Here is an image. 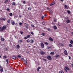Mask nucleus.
<instances>
[{
    "label": "nucleus",
    "instance_id": "1",
    "mask_svg": "<svg viewBox=\"0 0 73 73\" xmlns=\"http://www.w3.org/2000/svg\"><path fill=\"white\" fill-rule=\"evenodd\" d=\"M7 28V27L6 26H3L2 27H0V32H3L4 30H5Z\"/></svg>",
    "mask_w": 73,
    "mask_h": 73
},
{
    "label": "nucleus",
    "instance_id": "2",
    "mask_svg": "<svg viewBox=\"0 0 73 73\" xmlns=\"http://www.w3.org/2000/svg\"><path fill=\"white\" fill-rule=\"evenodd\" d=\"M47 58L48 60H52V58H51V56H47Z\"/></svg>",
    "mask_w": 73,
    "mask_h": 73
},
{
    "label": "nucleus",
    "instance_id": "3",
    "mask_svg": "<svg viewBox=\"0 0 73 73\" xmlns=\"http://www.w3.org/2000/svg\"><path fill=\"white\" fill-rule=\"evenodd\" d=\"M41 48H44V43L42 42L41 43Z\"/></svg>",
    "mask_w": 73,
    "mask_h": 73
},
{
    "label": "nucleus",
    "instance_id": "4",
    "mask_svg": "<svg viewBox=\"0 0 73 73\" xmlns=\"http://www.w3.org/2000/svg\"><path fill=\"white\" fill-rule=\"evenodd\" d=\"M29 42L30 43H31V44H33L34 41L32 39H31L30 40H29Z\"/></svg>",
    "mask_w": 73,
    "mask_h": 73
},
{
    "label": "nucleus",
    "instance_id": "5",
    "mask_svg": "<svg viewBox=\"0 0 73 73\" xmlns=\"http://www.w3.org/2000/svg\"><path fill=\"white\" fill-rule=\"evenodd\" d=\"M40 53L42 55H44V54H45V52L44 51H40Z\"/></svg>",
    "mask_w": 73,
    "mask_h": 73
},
{
    "label": "nucleus",
    "instance_id": "6",
    "mask_svg": "<svg viewBox=\"0 0 73 73\" xmlns=\"http://www.w3.org/2000/svg\"><path fill=\"white\" fill-rule=\"evenodd\" d=\"M0 71H1V72L3 71V67L1 66H0Z\"/></svg>",
    "mask_w": 73,
    "mask_h": 73
},
{
    "label": "nucleus",
    "instance_id": "7",
    "mask_svg": "<svg viewBox=\"0 0 73 73\" xmlns=\"http://www.w3.org/2000/svg\"><path fill=\"white\" fill-rule=\"evenodd\" d=\"M54 4H55V3L54 2H52L50 4V6H52V5H54Z\"/></svg>",
    "mask_w": 73,
    "mask_h": 73
},
{
    "label": "nucleus",
    "instance_id": "8",
    "mask_svg": "<svg viewBox=\"0 0 73 73\" xmlns=\"http://www.w3.org/2000/svg\"><path fill=\"white\" fill-rule=\"evenodd\" d=\"M64 53L66 55H68V53H67V51H66V50H65L64 51Z\"/></svg>",
    "mask_w": 73,
    "mask_h": 73
},
{
    "label": "nucleus",
    "instance_id": "9",
    "mask_svg": "<svg viewBox=\"0 0 73 73\" xmlns=\"http://www.w3.org/2000/svg\"><path fill=\"white\" fill-rule=\"evenodd\" d=\"M65 68L66 69H67V70H70V69H69V68H68V67L66 66L65 67Z\"/></svg>",
    "mask_w": 73,
    "mask_h": 73
},
{
    "label": "nucleus",
    "instance_id": "10",
    "mask_svg": "<svg viewBox=\"0 0 73 73\" xmlns=\"http://www.w3.org/2000/svg\"><path fill=\"white\" fill-rule=\"evenodd\" d=\"M49 40H50V41H53V38H52L51 37H50L49 38Z\"/></svg>",
    "mask_w": 73,
    "mask_h": 73
},
{
    "label": "nucleus",
    "instance_id": "11",
    "mask_svg": "<svg viewBox=\"0 0 73 73\" xmlns=\"http://www.w3.org/2000/svg\"><path fill=\"white\" fill-rule=\"evenodd\" d=\"M17 48V49H19L20 48V46H19V45L17 44L16 45Z\"/></svg>",
    "mask_w": 73,
    "mask_h": 73
},
{
    "label": "nucleus",
    "instance_id": "12",
    "mask_svg": "<svg viewBox=\"0 0 73 73\" xmlns=\"http://www.w3.org/2000/svg\"><path fill=\"white\" fill-rule=\"evenodd\" d=\"M41 69V68H40V67H38L36 69L37 71H39V69Z\"/></svg>",
    "mask_w": 73,
    "mask_h": 73
},
{
    "label": "nucleus",
    "instance_id": "13",
    "mask_svg": "<svg viewBox=\"0 0 73 73\" xmlns=\"http://www.w3.org/2000/svg\"><path fill=\"white\" fill-rule=\"evenodd\" d=\"M12 5H13L15 6L16 5V3H15V2H13L11 4Z\"/></svg>",
    "mask_w": 73,
    "mask_h": 73
},
{
    "label": "nucleus",
    "instance_id": "14",
    "mask_svg": "<svg viewBox=\"0 0 73 73\" xmlns=\"http://www.w3.org/2000/svg\"><path fill=\"white\" fill-rule=\"evenodd\" d=\"M53 28L54 29H57V27L56 26H54L53 27Z\"/></svg>",
    "mask_w": 73,
    "mask_h": 73
},
{
    "label": "nucleus",
    "instance_id": "15",
    "mask_svg": "<svg viewBox=\"0 0 73 73\" xmlns=\"http://www.w3.org/2000/svg\"><path fill=\"white\" fill-rule=\"evenodd\" d=\"M13 15V14H12V13H9V16H12Z\"/></svg>",
    "mask_w": 73,
    "mask_h": 73
},
{
    "label": "nucleus",
    "instance_id": "16",
    "mask_svg": "<svg viewBox=\"0 0 73 73\" xmlns=\"http://www.w3.org/2000/svg\"><path fill=\"white\" fill-rule=\"evenodd\" d=\"M66 22L67 23H70V20H67L66 21Z\"/></svg>",
    "mask_w": 73,
    "mask_h": 73
},
{
    "label": "nucleus",
    "instance_id": "17",
    "mask_svg": "<svg viewBox=\"0 0 73 73\" xmlns=\"http://www.w3.org/2000/svg\"><path fill=\"white\" fill-rule=\"evenodd\" d=\"M7 21L8 23H11V21L10 20V19L8 20Z\"/></svg>",
    "mask_w": 73,
    "mask_h": 73
},
{
    "label": "nucleus",
    "instance_id": "18",
    "mask_svg": "<svg viewBox=\"0 0 73 73\" xmlns=\"http://www.w3.org/2000/svg\"><path fill=\"white\" fill-rule=\"evenodd\" d=\"M13 59H14V60H15L16 58V57L15 56H13Z\"/></svg>",
    "mask_w": 73,
    "mask_h": 73
},
{
    "label": "nucleus",
    "instance_id": "19",
    "mask_svg": "<svg viewBox=\"0 0 73 73\" xmlns=\"http://www.w3.org/2000/svg\"><path fill=\"white\" fill-rule=\"evenodd\" d=\"M11 24H12V25H15V23L14 21H13L11 22Z\"/></svg>",
    "mask_w": 73,
    "mask_h": 73
},
{
    "label": "nucleus",
    "instance_id": "20",
    "mask_svg": "<svg viewBox=\"0 0 73 73\" xmlns=\"http://www.w3.org/2000/svg\"><path fill=\"white\" fill-rule=\"evenodd\" d=\"M8 1V0H6L4 2V3H5V4H6V3H7Z\"/></svg>",
    "mask_w": 73,
    "mask_h": 73
},
{
    "label": "nucleus",
    "instance_id": "21",
    "mask_svg": "<svg viewBox=\"0 0 73 73\" xmlns=\"http://www.w3.org/2000/svg\"><path fill=\"white\" fill-rule=\"evenodd\" d=\"M1 41H4V39L3 38H1Z\"/></svg>",
    "mask_w": 73,
    "mask_h": 73
},
{
    "label": "nucleus",
    "instance_id": "22",
    "mask_svg": "<svg viewBox=\"0 0 73 73\" xmlns=\"http://www.w3.org/2000/svg\"><path fill=\"white\" fill-rule=\"evenodd\" d=\"M67 13H68V14H70V11H69V10H67L66 11Z\"/></svg>",
    "mask_w": 73,
    "mask_h": 73
},
{
    "label": "nucleus",
    "instance_id": "23",
    "mask_svg": "<svg viewBox=\"0 0 73 73\" xmlns=\"http://www.w3.org/2000/svg\"><path fill=\"white\" fill-rule=\"evenodd\" d=\"M32 9L31 8L29 7L28 8V10H29V11H31V10Z\"/></svg>",
    "mask_w": 73,
    "mask_h": 73
},
{
    "label": "nucleus",
    "instance_id": "24",
    "mask_svg": "<svg viewBox=\"0 0 73 73\" xmlns=\"http://www.w3.org/2000/svg\"><path fill=\"white\" fill-rule=\"evenodd\" d=\"M27 37V38H29L31 37V36H30L29 35H28Z\"/></svg>",
    "mask_w": 73,
    "mask_h": 73
},
{
    "label": "nucleus",
    "instance_id": "25",
    "mask_svg": "<svg viewBox=\"0 0 73 73\" xmlns=\"http://www.w3.org/2000/svg\"><path fill=\"white\" fill-rule=\"evenodd\" d=\"M70 44H73V41L72 40H70Z\"/></svg>",
    "mask_w": 73,
    "mask_h": 73
},
{
    "label": "nucleus",
    "instance_id": "26",
    "mask_svg": "<svg viewBox=\"0 0 73 73\" xmlns=\"http://www.w3.org/2000/svg\"><path fill=\"white\" fill-rule=\"evenodd\" d=\"M59 56H60V55H57L55 56V57L56 58H58V57Z\"/></svg>",
    "mask_w": 73,
    "mask_h": 73
},
{
    "label": "nucleus",
    "instance_id": "27",
    "mask_svg": "<svg viewBox=\"0 0 73 73\" xmlns=\"http://www.w3.org/2000/svg\"><path fill=\"white\" fill-rule=\"evenodd\" d=\"M50 54H52V55H54V52H51L50 53Z\"/></svg>",
    "mask_w": 73,
    "mask_h": 73
},
{
    "label": "nucleus",
    "instance_id": "28",
    "mask_svg": "<svg viewBox=\"0 0 73 73\" xmlns=\"http://www.w3.org/2000/svg\"><path fill=\"white\" fill-rule=\"evenodd\" d=\"M42 35L43 36H45V34L44 33H42Z\"/></svg>",
    "mask_w": 73,
    "mask_h": 73
},
{
    "label": "nucleus",
    "instance_id": "29",
    "mask_svg": "<svg viewBox=\"0 0 73 73\" xmlns=\"http://www.w3.org/2000/svg\"><path fill=\"white\" fill-rule=\"evenodd\" d=\"M69 46H70V47H71V48H72V44H69Z\"/></svg>",
    "mask_w": 73,
    "mask_h": 73
},
{
    "label": "nucleus",
    "instance_id": "30",
    "mask_svg": "<svg viewBox=\"0 0 73 73\" xmlns=\"http://www.w3.org/2000/svg\"><path fill=\"white\" fill-rule=\"evenodd\" d=\"M45 17H44V16H42V17H41V19H42V20L43 19H44V18Z\"/></svg>",
    "mask_w": 73,
    "mask_h": 73
},
{
    "label": "nucleus",
    "instance_id": "31",
    "mask_svg": "<svg viewBox=\"0 0 73 73\" xmlns=\"http://www.w3.org/2000/svg\"><path fill=\"white\" fill-rule=\"evenodd\" d=\"M19 25H23V23H21V22H20L19 23Z\"/></svg>",
    "mask_w": 73,
    "mask_h": 73
},
{
    "label": "nucleus",
    "instance_id": "32",
    "mask_svg": "<svg viewBox=\"0 0 73 73\" xmlns=\"http://www.w3.org/2000/svg\"><path fill=\"white\" fill-rule=\"evenodd\" d=\"M24 64L27 65V61H25Z\"/></svg>",
    "mask_w": 73,
    "mask_h": 73
},
{
    "label": "nucleus",
    "instance_id": "33",
    "mask_svg": "<svg viewBox=\"0 0 73 73\" xmlns=\"http://www.w3.org/2000/svg\"><path fill=\"white\" fill-rule=\"evenodd\" d=\"M54 22H56L57 21V19L55 18L54 19Z\"/></svg>",
    "mask_w": 73,
    "mask_h": 73
},
{
    "label": "nucleus",
    "instance_id": "34",
    "mask_svg": "<svg viewBox=\"0 0 73 73\" xmlns=\"http://www.w3.org/2000/svg\"><path fill=\"white\" fill-rule=\"evenodd\" d=\"M45 44H46V45H48V43L47 42H45Z\"/></svg>",
    "mask_w": 73,
    "mask_h": 73
},
{
    "label": "nucleus",
    "instance_id": "35",
    "mask_svg": "<svg viewBox=\"0 0 73 73\" xmlns=\"http://www.w3.org/2000/svg\"><path fill=\"white\" fill-rule=\"evenodd\" d=\"M3 58H7V56H6V55H5V56H3Z\"/></svg>",
    "mask_w": 73,
    "mask_h": 73
},
{
    "label": "nucleus",
    "instance_id": "36",
    "mask_svg": "<svg viewBox=\"0 0 73 73\" xmlns=\"http://www.w3.org/2000/svg\"><path fill=\"white\" fill-rule=\"evenodd\" d=\"M59 73H64L62 71H59Z\"/></svg>",
    "mask_w": 73,
    "mask_h": 73
},
{
    "label": "nucleus",
    "instance_id": "37",
    "mask_svg": "<svg viewBox=\"0 0 73 73\" xmlns=\"http://www.w3.org/2000/svg\"><path fill=\"white\" fill-rule=\"evenodd\" d=\"M49 11L51 13H53V11H52L50 9L49 10Z\"/></svg>",
    "mask_w": 73,
    "mask_h": 73
},
{
    "label": "nucleus",
    "instance_id": "38",
    "mask_svg": "<svg viewBox=\"0 0 73 73\" xmlns=\"http://www.w3.org/2000/svg\"><path fill=\"white\" fill-rule=\"evenodd\" d=\"M6 61L7 64H8V60L7 59L6 60Z\"/></svg>",
    "mask_w": 73,
    "mask_h": 73
},
{
    "label": "nucleus",
    "instance_id": "39",
    "mask_svg": "<svg viewBox=\"0 0 73 73\" xmlns=\"http://www.w3.org/2000/svg\"><path fill=\"white\" fill-rule=\"evenodd\" d=\"M6 10L7 11H9V10H10V9L9 8H7L6 9Z\"/></svg>",
    "mask_w": 73,
    "mask_h": 73
},
{
    "label": "nucleus",
    "instance_id": "40",
    "mask_svg": "<svg viewBox=\"0 0 73 73\" xmlns=\"http://www.w3.org/2000/svg\"><path fill=\"white\" fill-rule=\"evenodd\" d=\"M17 57H19V58H20V57H21V56H20V55H17Z\"/></svg>",
    "mask_w": 73,
    "mask_h": 73
},
{
    "label": "nucleus",
    "instance_id": "41",
    "mask_svg": "<svg viewBox=\"0 0 73 73\" xmlns=\"http://www.w3.org/2000/svg\"><path fill=\"white\" fill-rule=\"evenodd\" d=\"M20 33L21 34V35H23V32H22L21 31H20Z\"/></svg>",
    "mask_w": 73,
    "mask_h": 73
},
{
    "label": "nucleus",
    "instance_id": "42",
    "mask_svg": "<svg viewBox=\"0 0 73 73\" xmlns=\"http://www.w3.org/2000/svg\"><path fill=\"white\" fill-rule=\"evenodd\" d=\"M66 19L68 20H69V18H68V17H66Z\"/></svg>",
    "mask_w": 73,
    "mask_h": 73
},
{
    "label": "nucleus",
    "instance_id": "43",
    "mask_svg": "<svg viewBox=\"0 0 73 73\" xmlns=\"http://www.w3.org/2000/svg\"><path fill=\"white\" fill-rule=\"evenodd\" d=\"M60 45L61 46H64V44H62V43H60Z\"/></svg>",
    "mask_w": 73,
    "mask_h": 73
},
{
    "label": "nucleus",
    "instance_id": "44",
    "mask_svg": "<svg viewBox=\"0 0 73 73\" xmlns=\"http://www.w3.org/2000/svg\"><path fill=\"white\" fill-rule=\"evenodd\" d=\"M19 41L20 42H22V40H19Z\"/></svg>",
    "mask_w": 73,
    "mask_h": 73
},
{
    "label": "nucleus",
    "instance_id": "45",
    "mask_svg": "<svg viewBox=\"0 0 73 73\" xmlns=\"http://www.w3.org/2000/svg\"><path fill=\"white\" fill-rule=\"evenodd\" d=\"M29 39H28V40H26L27 42H29Z\"/></svg>",
    "mask_w": 73,
    "mask_h": 73
},
{
    "label": "nucleus",
    "instance_id": "46",
    "mask_svg": "<svg viewBox=\"0 0 73 73\" xmlns=\"http://www.w3.org/2000/svg\"><path fill=\"white\" fill-rule=\"evenodd\" d=\"M47 49H50V47H47Z\"/></svg>",
    "mask_w": 73,
    "mask_h": 73
},
{
    "label": "nucleus",
    "instance_id": "47",
    "mask_svg": "<svg viewBox=\"0 0 73 73\" xmlns=\"http://www.w3.org/2000/svg\"><path fill=\"white\" fill-rule=\"evenodd\" d=\"M31 26L32 27H35V25H31Z\"/></svg>",
    "mask_w": 73,
    "mask_h": 73
},
{
    "label": "nucleus",
    "instance_id": "48",
    "mask_svg": "<svg viewBox=\"0 0 73 73\" xmlns=\"http://www.w3.org/2000/svg\"><path fill=\"white\" fill-rule=\"evenodd\" d=\"M42 25H45V23H44L43 22L42 23Z\"/></svg>",
    "mask_w": 73,
    "mask_h": 73
},
{
    "label": "nucleus",
    "instance_id": "49",
    "mask_svg": "<svg viewBox=\"0 0 73 73\" xmlns=\"http://www.w3.org/2000/svg\"><path fill=\"white\" fill-rule=\"evenodd\" d=\"M50 8L49 7H47V9H46L47 10H49Z\"/></svg>",
    "mask_w": 73,
    "mask_h": 73
},
{
    "label": "nucleus",
    "instance_id": "50",
    "mask_svg": "<svg viewBox=\"0 0 73 73\" xmlns=\"http://www.w3.org/2000/svg\"><path fill=\"white\" fill-rule=\"evenodd\" d=\"M64 7L65 8H66L67 7V6L65 5H64Z\"/></svg>",
    "mask_w": 73,
    "mask_h": 73
},
{
    "label": "nucleus",
    "instance_id": "51",
    "mask_svg": "<svg viewBox=\"0 0 73 73\" xmlns=\"http://www.w3.org/2000/svg\"><path fill=\"white\" fill-rule=\"evenodd\" d=\"M31 34L33 35V32H31Z\"/></svg>",
    "mask_w": 73,
    "mask_h": 73
},
{
    "label": "nucleus",
    "instance_id": "52",
    "mask_svg": "<svg viewBox=\"0 0 73 73\" xmlns=\"http://www.w3.org/2000/svg\"><path fill=\"white\" fill-rule=\"evenodd\" d=\"M27 36L26 37H25L24 38V39H25V40H26V39H27Z\"/></svg>",
    "mask_w": 73,
    "mask_h": 73
},
{
    "label": "nucleus",
    "instance_id": "53",
    "mask_svg": "<svg viewBox=\"0 0 73 73\" xmlns=\"http://www.w3.org/2000/svg\"><path fill=\"white\" fill-rule=\"evenodd\" d=\"M23 4H25V1H23Z\"/></svg>",
    "mask_w": 73,
    "mask_h": 73
},
{
    "label": "nucleus",
    "instance_id": "54",
    "mask_svg": "<svg viewBox=\"0 0 73 73\" xmlns=\"http://www.w3.org/2000/svg\"><path fill=\"white\" fill-rule=\"evenodd\" d=\"M15 25L16 26H18V24L17 23H15Z\"/></svg>",
    "mask_w": 73,
    "mask_h": 73
},
{
    "label": "nucleus",
    "instance_id": "55",
    "mask_svg": "<svg viewBox=\"0 0 73 73\" xmlns=\"http://www.w3.org/2000/svg\"><path fill=\"white\" fill-rule=\"evenodd\" d=\"M43 60H44V61H46V59H43Z\"/></svg>",
    "mask_w": 73,
    "mask_h": 73
},
{
    "label": "nucleus",
    "instance_id": "56",
    "mask_svg": "<svg viewBox=\"0 0 73 73\" xmlns=\"http://www.w3.org/2000/svg\"><path fill=\"white\" fill-rule=\"evenodd\" d=\"M35 22L36 23H38L37 21L36 20H35Z\"/></svg>",
    "mask_w": 73,
    "mask_h": 73
},
{
    "label": "nucleus",
    "instance_id": "57",
    "mask_svg": "<svg viewBox=\"0 0 73 73\" xmlns=\"http://www.w3.org/2000/svg\"><path fill=\"white\" fill-rule=\"evenodd\" d=\"M26 29H28V27H27V26L26 27Z\"/></svg>",
    "mask_w": 73,
    "mask_h": 73
},
{
    "label": "nucleus",
    "instance_id": "58",
    "mask_svg": "<svg viewBox=\"0 0 73 73\" xmlns=\"http://www.w3.org/2000/svg\"><path fill=\"white\" fill-rule=\"evenodd\" d=\"M68 57H69V59H70L71 58V57L70 56H68Z\"/></svg>",
    "mask_w": 73,
    "mask_h": 73
},
{
    "label": "nucleus",
    "instance_id": "59",
    "mask_svg": "<svg viewBox=\"0 0 73 73\" xmlns=\"http://www.w3.org/2000/svg\"><path fill=\"white\" fill-rule=\"evenodd\" d=\"M50 29H49V28L48 29V31H50Z\"/></svg>",
    "mask_w": 73,
    "mask_h": 73
},
{
    "label": "nucleus",
    "instance_id": "60",
    "mask_svg": "<svg viewBox=\"0 0 73 73\" xmlns=\"http://www.w3.org/2000/svg\"><path fill=\"white\" fill-rule=\"evenodd\" d=\"M3 18H0V20H3Z\"/></svg>",
    "mask_w": 73,
    "mask_h": 73
},
{
    "label": "nucleus",
    "instance_id": "61",
    "mask_svg": "<svg viewBox=\"0 0 73 73\" xmlns=\"http://www.w3.org/2000/svg\"><path fill=\"white\" fill-rule=\"evenodd\" d=\"M65 72H68V71L66 69H65Z\"/></svg>",
    "mask_w": 73,
    "mask_h": 73
},
{
    "label": "nucleus",
    "instance_id": "62",
    "mask_svg": "<svg viewBox=\"0 0 73 73\" xmlns=\"http://www.w3.org/2000/svg\"><path fill=\"white\" fill-rule=\"evenodd\" d=\"M71 66H72V68H73V64H72Z\"/></svg>",
    "mask_w": 73,
    "mask_h": 73
},
{
    "label": "nucleus",
    "instance_id": "63",
    "mask_svg": "<svg viewBox=\"0 0 73 73\" xmlns=\"http://www.w3.org/2000/svg\"><path fill=\"white\" fill-rule=\"evenodd\" d=\"M27 26H29V25L28 23L27 24Z\"/></svg>",
    "mask_w": 73,
    "mask_h": 73
},
{
    "label": "nucleus",
    "instance_id": "64",
    "mask_svg": "<svg viewBox=\"0 0 73 73\" xmlns=\"http://www.w3.org/2000/svg\"><path fill=\"white\" fill-rule=\"evenodd\" d=\"M3 20H5V19H4V18H3Z\"/></svg>",
    "mask_w": 73,
    "mask_h": 73
}]
</instances>
